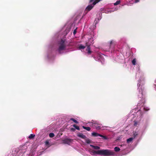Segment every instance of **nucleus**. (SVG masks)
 <instances>
[{"label":"nucleus","mask_w":156,"mask_h":156,"mask_svg":"<svg viewBox=\"0 0 156 156\" xmlns=\"http://www.w3.org/2000/svg\"><path fill=\"white\" fill-rule=\"evenodd\" d=\"M76 33V29H75L74 31H73V34L74 35H75Z\"/></svg>","instance_id":"obj_26"},{"label":"nucleus","mask_w":156,"mask_h":156,"mask_svg":"<svg viewBox=\"0 0 156 156\" xmlns=\"http://www.w3.org/2000/svg\"><path fill=\"white\" fill-rule=\"evenodd\" d=\"M73 126L76 129H77V130H80V129L79 127V126H77L75 124H74L73 125Z\"/></svg>","instance_id":"obj_15"},{"label":"nucleus","mask_w":156,"mask_h":156,"mask_svg":"<svg viewBox=\"0 0 156 156\" xmlns=\"http://www.w3.org/2000/svg\"><path fill=\"white\" fill-rule=\"evenodd\" d=\"M115 44L116 42L115 41L113 40L111 41L110 44V48H114Z\"/></svg>","instance_id":"obj_8"},{"label":"nucleus","mask_w":156,"mask_h":156,"mask_svg":"<svg viewBox=\"0 0 156 156\" xmlns=\"http://www.w3.org/2000/svg\"><path fill=\"white\" fill-rule=\"evenodd\" d=\"M141 89H142V88H141ZM140 94L138 95V96L140 97V98H143V91L142 90H141V91H140V90H139Z\"/></svg>","instance_id":"obj_9"},{"label":"nucleus","mask_w":156,"mask_h":156,"mask_svg":"<svg viewBox=\"0 0 156 156\" xmlns=\"http://www.w3.org/2000/svg\"><path fill=\"white\" fill-rule=\"evenodd\" d=\"M85 140V142L87 143L88 144H90L91 143V140L89 139H87V138Z\"/></svg>","instance_id":"obj_13"},{"label":"nucleus","mask_w":156,"mask_h":156,"mask_svg":"<svg viewBox=\"0 0 156 156\" xmlns=\"http://www.w3.org/2000/svg\"><path fill=\"white\" fill-rule=\"evenodd\" d=\"M85 48V46H83L82 45H80L79 46V48L80 49H84Z\"/></svg>","instance_id":"obj_23"},{"label":"nucleus","mask_w":156,"mask_h":156,"mask_svg":"<svg viewBox=\"0 0 156 156\" xmlns=\"http://www.w3.org/2000/svg\"><path fill=\"white\" fill-rule=\"evenodd\" d=\"M120 0L117 1L116 2L114 3V5H117L120 4Z\"/></svg>","instance_id":"obj_20"},{"label":"nucleus","mask_w":156,"mask_h":156,"mask_svg":"<svg viewBox=\"0 0 156 156\" xmlns=\"http://www.w3.org/2000/svg\"><path fill=\"white\" fill-rule=\"evenodd\" d=\"M77 136H78L80 137L82 139H86V138H87L86 136L81 133H78Z\"/></svg>","instance_id":"obj_7"},{"label":"nucleus","mask_w":156,"mask_h":156,"mask_svg":"<svg viewBox=\"0 0 156 156\" xmlns=\"http://www.w3.org/2000/svg\"><path fill=\"white\" fill-rule=\"evenodd\" d=\"M92 125L94 127L96 128L98 130L100 129H101V126L100 124L93 123Z\"/></svg>","instance_id":"obj_6"},{"label":"nucleus","mask_w":156,"mask_h":156,"mask_svg":"<svg viewBox=\"0 0 156 156\" xmlns=\"http://www.w3.org/2000/svg\"><path fill=\"white\" fill-rule=\"evenodd\" d=\"M139 0H135V2L136 3L138 2H139Z\"/></svg>","instance_id":"obj_28"},{"label":"nucleus","mask_w":156,"mask_h":156,"mask_svg":"<svg viewBox=\"0 0 156 156\" xmlns=\"http://www.w3.org/2000/svg\"><path fill=\"white\" fill-rule=\"evenodd\" d=\"M82 127L84 129L88 131H90V130L91 128L89 127H86L84 126H82Z\"/></svg>","instance_id":"obj_10"},{"label":"nucleus","mask_w":156,"mask_h":156,"mask_svg":"<svg viewBox=\"0 0 156 156\" xmlns=\"http://www.w3.org/2000/svg\"><path fill=\"white\" fill-rule=\"evenodd\" d=\"M98 133H95V132L93 133H92V135L94 136H98Z\"/></svg>","instance_id":"obj_21"},{"label":"nucleus","mask_w":156,"mask_h":156,"mask_svg":"<svg viewBox=\"0 0 156 156\" xmlns=\"http://www.w3.org/2000/svg\"><path fill=\"white\" fill-rule=\"evenodd\" d=\"M136 58H134L132 61V63L134 65H135L136 64Z\"/></svg>","instance_id":"obj_17"},{"label":"nucleus","mask_w":156,"mask_h":156,"mask_svg":"<svg viewBox=\"0 0 156 156\" xmlns=\"http://www.w3.org/2000/svg\"><path fill=\"white\" fill-rule=\"evenodd\" d=\"M93 153L94 154L104 156H109L115 154L114 152L108 149L98 150L97 151H93Z\"/></svg>","instance_id":"obj_1"},{"label":"nucleus","mask_w":156,"mask_h":156,"mask_svg":"<svg viewBox=\"0 0 156 156\" xmlns=\"http://www.w3.org/2000/svg\"><path fill=\"white\" fill-rule=\"evenodd\" d=\"M98 136L102 137V138H103L104 139L106 140L107 139V137H106V136H104L101 134H98Z\"/></svg>","instance_id":"obj_18"},{"label":"nucleus","mask_w":156,"mask_h":156,"mask_svg":"<svg viewBox=\"0 0 156 156\" xmlns=\"http://www.w3.org/2000/svg\"><path fill=\"white\" fill-rule=\"evenodd\" d=\"M90 45L91 44H90L89 42H87L86 43V45L87 46L86 50L87 51V53L88 55H90L92 52V51L90 50Z\"/></svg>","instance_id":"obj_4"},{"label":"nucleus","mask_w":156,"mask_h":156,"mask_svg":"<svg viewBox=\"0 0 156 156\" xmlns=\"http://www.w3.org/2000/svg\"><path fill=\"white\" fill-rule=\"evenodd\" d=\"M55 136L54 134L53 133H50L49 134V136L51 138Z\"/></svg>","instance_id":"obj_22"},{"label":"nucleus","mask_w":156,"mask_h":156,"mask_svg":"<svg viewBox=\"0 0 156 156\" xmlns=\"http://www.w3.org/2000/svg\"><path fill=\"white\" fill-rule=\"evenodd\" d=\"M101 0H90L89 3H91L94 1L92 4L89 5L86 8L85 12L86 14L88 12L90 11L97 3L99 2Z\"/></svg>","instance_id":"obj_2"},{"label":"nucleus","mask_w":156,"mask_h":156,"mask_svg":"<svg viewBox=\"0 0 156 156\" xmlns=\"http://www.w3.org/2000/svg\"><path fill=\"white\" fill-rule=\"evenodd\" d=\"M70 130L72 131H74L75 130V129L73 128H71L70 129Z\"/></svg>","instance_id":"obj_24"},{"label":"nucleus","mask_w":156,"mask_h":156,"mask_svg":"<svg viewBox=\"0 0 156 156\" xmlns=\"http://www.w3.org/2000/svg\"><path fill=\"white\" fill-rule=\"evenodd\" d=\"M137 134L136 133H134V138L136 136H137Z\"/></svg>","instance_id":"obj_27"},{"label":"nucleus","mask_w":156,"mask_h":156,"mask_svg":"<svg viewBox=\"0 0 156 156\" xmlns=\"http://www.w3.org/2000/svg\"><path fill=\"white\" fill-rule=\"evenodd\" d=\"M72 141V140L71 139L66 138L63 140V142L64 144H69Z\"/></svg>","instance_id":"obj_5"},{"label":"nucleus","mask_w":156,"mask_h":156,"mask_svg":"<svg viewBox=\"0 0 156 156\" xmlns=\"http://www.w3.org/2000/svg\"><path fill=\"white\" fill-rule=\"evenodd\" d=\"M134 126H136L137 125V122L136 121H134Z\"/></svg>","instance_id":"obj_25"},{"label":"nucleus","mask_w":156,"mask_h":156,"mask_svg":"<svg viewBox=\"0 0 156 156\" xmlns=\"http://www.w3.org/2000/svg\"><path fill=\"white\" fill-rule=\"evenodd\" d=\"M35 136V135H34L33 134H31L30 136H29L28 137V138L30 139H32Z\"/></svg>","instance_id":"obj_16"},{"label":"nucleus","mask_w":156,"mask_h":156,"mask_svg":"<svg viewBox=\"0 0 156 156\" xmlns=\"http://www.w3.org/2000/svg\"><path fill=\"white\" fill-rule=\"evenodd\" d=\"M70 120L72 121H73L74 122H75L76 123H78V122L77 120H75V119H74L73 118H71V119H70Z\"/></svg>","instance_id":"obj_19"},{"label":"nucleus","mask_w":156,"mask_h":156,"mask_svg":"<svg viewBox=\"0 0 156 156\" xmlns=\"http://www.w3.org/2000/svg\"><path fill=\"white\" fill-rule=\"evenodd\" d=\"M66 47V45L65 43V41L62 39L59 43V46L58 48V51L59 53H60L61 51L65 49Z\"/></svg>","instance_id":"obj_3"},{"label":"nucleus","mask_w":156,"mask_h":156,"mask_svg":"<svg viewBox=\"0 0 156 156\" xmlns=\"http://www.w3.org/2000/svg\"><path fill=\"white\" fill-rule=\"evenodd\" d=\"M137 86H138V87H140V84H139V83H138V84H137Z\"/></svg>","instance_id":"obj_30"},{"label":"nucleus","mask_w":156,"mask_h":156,"mask_svg":"<svg viewBox=\"0 0 156 156\" xmlns=\"http://www.w3.org/2000/svg\"><path fill=\"white\" fill-rule=\"evenodd\" d=\"M46 144H49V142H48V141H46Z\"/></svg>","instance_id":"obj_29"},{"label":"nucleus","mask_w":156,"mask_h":156,"mask_svg":"<svg viewBox=\"0 0 156 156\" xmlns=\"http://www.w3.org/2000/svg\"><path fill=\"white\" fill-rule=\"evenodd\" d=\"M94 149H99L100 148V147L97 146H94L93 145H91Z\"/></svg>","instance_id":"obj_12"},{"label":"nucleus","mask_w":156,"mask_h":156,"mask_svg":"<svg viewBox=\"0 0 156 156\" xmlns=\"http://www.w3.org/2000/svg\"><path fill=\"white\" fill-rule=\"evenodd\" d=\"M133 139L134 138L131 137L127 139L126 140V142L127 143H129L130 142L133 140Z\"/></svg>","instance_id":"obj_11"},{"label":"nucleus","mask_w":156,"mask_h":156,"mask_svg":"<svg viewBox=\"0 0 156 156\" xmlns=\"http://www.w3.org/2000/svg\"><path fill=\"white\" fill-rule=\"evenodd\" d=\"M114 150L116 152H118L120 150V149L119 147H115Z\"/></svg>","instance_id":"obj_14"}]
</instances>
